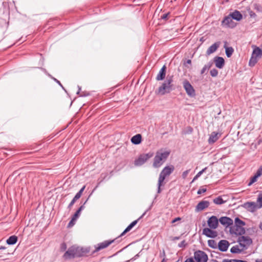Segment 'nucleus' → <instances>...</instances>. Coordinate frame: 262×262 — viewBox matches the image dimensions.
<instances>
[{"label":"nucleus","instance_id":"58","mask_svg":"<svg viewBox=\"0 0 262 262\" xmlns=\"http://www.w3.org/2000/svg\"><path fill=\"white\" fill-rule=\"evenodd\" d=\"M222 262H232V259H224Z\"/></svg>","mask_w":262,"mask_h":262},{"label":"nucleus","instance_id":"34","mask_svg":"<svg viewBox=\"0 0 262 262\" xmlns=\"http://www.w3.org/2000/svg\"><path fill=\"white\" fill-rule=\"evenodd\" d=\"M212 65V63L209 62L207 64H205L201 71V74H203L205 71L209 69Z\"/></svg>","mask_w":262,"mask_h":262},{"label":"nucleus","instance_id":"29","mask_svg":"<svg viewBox=\"0 0 262 262\" xmlns=\"http://www.w3.org/2000/svg\"><path fill=\"white\" fill-rule=\"evenodd\" d=\"M18 238L15 235H12L10 236L6 241L8 245H12L16 243Z\"/></svg>","mask_w":262,"mask_h":262},{"label":"nucleus","instance_id":"19","mask_svg":"<svg viewBox=\"0 0 262 262\" xmlns=\"http://www.w3.org/2000/svg\"><path fill=\"white\" fill-rule=\"evenodd\" d=\"M221 135V134L219 133H216L215 132H212L208 139V143L210 144L215 143L219 139Z\"/></svg>","mask_w":262,"mask_h":262},{"label":"nucleus","instance_id":"5","mask_svg":"<svg viewBox=\"0 0 262 262\" xmlns=\"http://www.w3.org/2000/svg\"><path fill=\"white\" fill-rule=\"evenodd\" d=\"M154 156L153 152H148L140 155L139 157L134 161V164L136 166H140L144 164L149 158Z\"/></svg>","mask_w":262,"mask_h":262},{"label":"nucleus","instance_id":"61","mask_svg":"<svg viewBox=\"0 0 262 262\" xmlns=\"http://www.w3.org/2000/svg\"><path fill=\"white\" fill-rule=\"evenodd\" d=\"M255 262H262V259H256Z\"/></svg>","mask_w":262,"mask_h":262},{"label":"nucleus","instance_id":"37","mask_svg":"<svg viewBox=\"0 0 262 262\" xmlns=\"http://www.w3.org/2000/svg\"><path fill=\"white\" fill-rule=\"evenodd\" d=\"M210 74L212 77H216L218 75V71L216 69H212L210 70Z\"/></svg>","mask_w":262,"mask_h":262},{"label":"nucleus","instance_id":"12","mask_svg":"<svg viewBox=\"0 0 262 262\" xmlns=\"http://www.w3.org/2000/svg\"><path fill=\"white\" fill-rule=\"evenodd\" d=\"M202 233L206 236L212 238H215L218 235L217 232L216 231L212 230L210 228H204L203 229Z\"/></svg>","mask_w":262,"mask_h":262},{"label":"nucleus","instance_id":"6","mask_svg":"<svg viewBox=\"0 0 262 262\" xmlns=\"http://www.w3.org/2000/svg\"><path fill=\"white\" fill-rule=\"evenodd\" d=\"M238 242L243 249H246L252 244V241L249 236H241L238 237Z\"/></svg>","mask_w":262,"mask_h":262},{"label":"nucleus","instance_id":"54","mask_svg":"<svg viewBox=\"0 0 262 262\" xmlns=\"http://www.w3.org/2000/svg\"><path fill=\"white\" fill-rule=\"evenodd\" d=\"M232 262H247V261H245V260H240V259H232Z\"/></svg>","mask_w":262,"mask_h":262},{"label":"nucleus","instance_id":"39","mask_svg":"<svg viewBox=\"0 0 262 262\" xmlns=\"http://www.w3.org/2000/svg\"><path fill=\"white\" fill-rule=\"evenodd\" d=\"M48 76L51 77L52 79H53L54 80V81H55L57 83H58L62 88L63 90H64L65 91H66V90L64 89V87L63 86V85H62V84L60 83V82L57 80V79H56L55 78L52 77L50 74H48Z\"/></svg>","mask_w":262,"mask_h":262},{"label":"nucleus","instance_id":"21","mask_svg":"<svg viewBox=\"0 0 262 262\" xmlns=\"http://www.w3.org/2000/svg\"><path fill=\"white\" fill-rule=\"evenodd\" d=\"M221 42L220 41H217L212 44L209 48L207 49L206 51V53L207 55H210L214 52H215L218 48L220 47Z\"/></svg>","mask_w":262,"mask_h":262},{"label":"nucleus","instance_id":"10","mask_svg":"<svg viewBox=\"0 0 262 262\" xmlns=\"http://www.w3.org/2000/svg\"><path fill=\"white\" fill-rule=\"evenodd\" d=\"M222 25L226 28H233L236 26V24L233 21L232 18L229 14L225 16L222 21Z\"/></svg>","mask_w":262,"mask_h":262},{"label":"nucleus","instance_id":"16","mask_svg":"<svg viewBox=\"0 0 262 262\" xmlns=\"http://www.w3.org/2000/svg\"><path fill=\"white\" fill-rule=\"evenodd\" d=\"M115 239L111 240V241H105L103 242L100 243L98 244L96 247V249L95 251L97 252L100 250L104 249L108 247L110 245L113 243Z\"/></svg>","mask_w":262,"mask_h":262},{"label":"nucleus","instance_id":"63","mask_svg":"<svg viewBox=\"0 0 262 262\" xmlns=\"http://www.w3.org/2000/svg\"><path fill=\"white\" fill-rule=\"evenodd\" d=\"M6 247L4 246H0V250H4L5 249Z\"/></svg>","mask_w":262,"mask_h":262},{"label":"nucleus","instance_id":"59","mask_svg":"<svg viewBox=\"0 0 262 262\" xmlns=\"http://www.w3.org/2000/svg\"><path fill=\"white\" fill-rule=\"evenodd\" d=\"M179 239H180V237L179 236H176V237H173V240H178Z\"/></svg>","mask_w":262,"mask_h":262},{"label":"nucleus","instance_id":"2","mask_svg":"<svg viewBox=\"0 0 262 262\" xmlns=\"http://www.w3.org/2000/svg\"><path fill=\"white\" fill-rule=\"evenodd\" d=\"M173 76L168 75L166 80L158 90V94L161 95H164L165 94L169 93L174 90L173 88Z\"/></svg>","mask_w":262,"mask_h":262},{"label":"nucleus","instance_id":"51","mask_svg":"<svg viewBox=\"0 0 262 262\" xmlns=\"http://www.w3.org/2000/svg\"><path fill=\"white\" fill-rule=\"evenodd\" d=\"M249 15L251 17H255L256 16V14L253 11H251L249 12Z\"/></svg>","mask_w":262,"mask_h":262},{"label":"nucleus","instance_id":"55","mask_svg":"<svg viewBox=\"0 0 262 262\" xmlns=\"http://www.w3.org/2000/svg\"><path fill=\"white\" fill-rule=\"evenodd\" d=\"M61 248L62 250H64L67 248V246L65 243H62L61 245Z\"/></svg>","mask_w":262,"mask_h":262},{"label":"nucleus","instance_id":"20","mask_svg":"<svg viewBox=\"0 0 262 262\" xmlns=\"http://www.w3.org/2000/svg\"><path fill=\"white\" fill-rule=\"evenodd\" d=\"M244 207L248 211L250 212H254L257 208V205L254 202H247L244 204Z\"/></svg>","mask_w":262,"mask_h":262},{"label":"nucleus","instance_id":"28","mask_svg":"<svg viewBox=\"0 0 262 262\" xmlns=\"http://www.w3.org/2000/svg\"><path fill=\"white\" fill-rule=\"evenodd\" d=\"M227 42L225 41L224 47L225 49V53L226 56H227V57H230L234 52V50L233 48L231 47H227Z\"/></svg>","mask_w":262,"mask_h":262},{"label":"nucleus","instance_id":"50","mask_svg":"<svg viewBox=\"0 0 262 262\" xmlns=\"http://www.w3.org/2000/svg\"><path fill=\"white\" fill-rule=\"evenodd\" d=\"M168 15L169 13L164 14L161 16V18L163 19H167Z\"/></svg>","mask_w":262,"mask_h":262},{"label":"nucleus","instance_id":"15","mask_svg":"<svg viewBox=\"0 0 262 262\" xmlns=\"http://www.w3.org/2000/svg\"><path fill=\"white\" fill-rule=\"evenodd\" d=\"M220 223L226 227H228L233 225V220L227 216L221 217L219 219Z\"/></svg>","mask_w":262,"mask_h":262},{"label":"nucleus","instance_id":"43","mask_svg":"<svg viewBox=\"0 0 262 262\" xmlns=\"http://www.w3.org/2000/svg\"><path fill=\"white\" fill-rule=\"evenodd\" d=\"M206 191V188H203V187H201L198 190V192H197V193L198 194H201L203 193H204Z\"/></svg>","mask_w":262,"mask_h":262},{"label":"nucleus","instance_id":"32","mask_svg":"<svg viewBox=\"0 0 262 262\" xmlns=\"http://www.w3.org/2000/svg\"><path fill=\"white\" fill-rule=\"evenodd\" d=\"M208 245L209 247L213 249H216L217 248L216 242L213 239H209L208 241Z\"/></svg>","mask_w":262,"mask_h":262},{"label":"nucleus","instance_id":"42","mask_svg":"<svg viewBox=\"0 0 262 262\" xmlns=\"http://www.w3.org/2000/svg\"><path fill=\"white\" fill-rule=\"evenodd\" d=\"M190 170V169L186 170L182 173V177L183 179H185L187 178Z\"/></svg>","mask_w":262,"mask_h":262},{"label":"nucleus","instance_id":"31","mask_svg":"<svg viewBox=\"0 0 262 262\" xmlns=\"http://www.w3.org/2000/svg\"><path fill=\"white\" fill-rule=\"evenodd\" d=\"M257 202L259 203L257 205V208H262V191H260L257 199Z\"/></svg>","mask_w":262,"mask_h":262},{"label":"nucleus","instance_id":"56","mask_svg":"<svg viewBox=\"0 0 262 262\" xmlns=\"http://www.w3.org/2000/svg\"><path fill=\"white\" fill-rule=\"evenodd\" d=\"M85 188V186H83L80 190L79 191H78L79 193H80L81 195L84 190Z\"/></svg>","mask_w":262,"mask_h":262},{"label":"nucleus","instance_id":"36","mask_svg":"<svg viewBox=\"0 0 262 262\" xmlns=\"http://www.w3.org/2000/svg\"><path fill=\"white\" fill-rule=\"evenodd\" d=\"M207 167H205L204 168V169H203L202 170H201L200 171H199L196 175L193 178L191 183L193 182L194 181H195V180H196L203 173V172H204L205 171V170L207 169Z\"/></svg>","mask_w":262,"mask_h":262},{"label":"nucleus","instance_id":"47","mask_svg":"<svg viewBox=\"0 0 262 262\" xmlns=\"http://www.w3.org/2000/svg\"><path fill=\"white\" fill-rule=\"evenodd\" d=\"M186 246V244H185V241H182L181 243H180L179 244H178V246L180 247V248H183V247H185Z\"/></svg>","mask_w":262,"mask_h":262},{"label":"nucleus","instance_id":"18","mask_svg":"<svg viewBox=\"0 0 262 262\" xmlns=\"http://www.w3.org/2000/svg\"><path fill=\"white\" fill-rule=\"evenodd\" d=\"M215 67L220 69H222L225 65V60L222 57L216 56L214 58Z\"/></svg>","mask_w":262,"mask_h":262},{"label":"nucleus","instance_id":"11","mask_svg":"<svg viewBox=\"0 0 262 262\" xmlns=\"http://www.w3.org/2000/svg\"><path fill=\"white\" fill-rule=\"evenodd\" d=\"M230 231L231 234H234L236 235H242L245 234V229L244 227L233 225L230 227Z\"/></svg>","mask_w":262,"mask_h":262},{"label":"nucleus","instance_id":"53","mask_svg":"<svg viewBox=\"0 0 262 262\" xmlns=\"http://www.w3.org/2000/svg\"><path fill=\"white\" fill-rule=\"evenodd\" d=\"M181 220V217H176V218H175L174 219H173V220L172 221L171 223H175V222H177V221H180Z\"/></svg>","mask_w":262,"mask_h":262},{"label":"nucleus","instance_id":"49","mask_svg":"<svg viewBox=\"0 0 262 262\" xmlns=\"http://www.w3.org/2000/svg\"><path fill=\"white\" fill-rule=\"evenodd\" d=\"M160 256L161 257H163V258H164L165 257V252L164 250H163L162 251L160 252Z\"/></svg>","mask_w":262,"mask_h":262},{"label":"nucleus","instance_id":"60","mask_svg":"<svg viewBox=\"0 0 262 262\" xmlns=\"http://www.w3.org/2000/svg\"><path fill=\"white\" fill-rule=\"evenodd\" d=\"M78 92H77V94H79V93H80V91L81 90V88L79 86H78Z\"/></svg>","mask_w":262,"mask_h":262},{"label":"nucleus","instance_id":"62","mask_svg":"<svg viewBox=\"0 0 262 262\" xmlns=\"http://www.w3.org/2000/svg\"><path fill=\"white\" fill-rule=\"evenodd\" d=\"M259 227L262 230V222L259 224Z\"/></svg>","mask_w":262,"mask_h":262},{"label":"nucleus","instance_id":"4","mask_svg":"<svg viewBox=\"0 0 262 262\" xmlns=\"http://www.w3.org/2000/svg\"><path fill=\"white\" fill-rule=\"evenodd\" d=\"M262 56V50L259 47H255L252 52L251 58L249 60V66H254L257 62L258 59Z\"/></svg>","mask_w":262,"mask_h":262},{"label":"nucleus","instance_id":"44","mask_svg":"<svg viewBox=\"0 0 262 262\" xmlns=\"http://www.w3.org/2000/svg\"><path fill=\"white\" fill-rule=\"evenodd\" d=\"M76 220H73V219L72 218L71 220L70 221V222L68 224V227H71L74 226V225L75 224Z\"/></svg>","mask_w":262,"mask_h":262},{"label":"nucleus","instance_id":"35","mask_svg":"<svg viewBox=\"0 0 262 262\" xmlns=\"http://www.w3.org/2000/svg\"><path fill=\"white\" fill-rule=\"evenodd\" d=\"M213 202L215 204L221 205L224 203L225 201L223 200L221 196H219L213 199Z\"/></svg>","mask_w":262,"mask_h":262},{"label":"nucleus","instance_id":"38","mask_svg":"<svg viewBox=\"0 0 262 262\" xmlns=\"http://www.w3.org/2000/svg\"><path fill=\"white\" fill-rule=\"evenodd\" d=\"M258 177L254 174V176L251 178L250 181L248 184V186L251 185L253 183L257 181V179Z\"/></svg>","mask_w":262,"mask_h":262},{"label":"nucleus","instance_id":"40","mask_svg":"<svg viewBox=\"0 0 262 262\" xmlns=\"http://www.w3.org/2000/svg\"><path fill=\"white\" fill-rule=\"evenodd\" d=\"M80 213L81 212H79V211L77 210L76 212L74 213V214L72 216V219H73V220H76L77 221V220L79 218V217L80 216Z\"/></svg>","mask_w":262,"mask_h":262},{"label":"nucleus","instance_id":"25","mask_svg":"<svg viewBox=\"0 0 262 262\" xmlns=\"http://www.w3.org/2000/svg\"><path fill=\"white\" fill-rule=\"evenodd\" d=\"M166 67L164 65L162 67V68L160 70L159 73L158 74V75L156 77L157 80H158V81L162 80L165 78V75H166Z\"/></svg>","mask_w":262,"mask_h":262},{"label":"nucleus","instance_id":"41","mask_svg":"<svg viewBox=\"0 0 262 262\" xmlns=\"http://www.w3.org/2000/svg\"><path fill=\"white\" fill-rule=\"evenodd\" d=\"M258 177H259L262 175V166H260L256 171L255 174Z\"/></svg>","mask_w":262,"mask_h":262},{"label":"nucleus","instance_id":"22","mask_svg":"<svg viewBox=\"0 0 262 262\" xmlns=\"http://www.w3.org/2000/svg\"><path fill=\"white\" fill-rule=\"evenodd\" d=\"M146 213V212H145L142 215L139 217L138 220H135L133 221L132 223H131L124 230V231L121 234L120 236L123 235L125 233H127V232L129 231L132 228H133L138 223V221L143 216H144Z\"/></svg>","mask_w":262,"mask_h":262},{"label":"nucleus","instance_id":"13","mask_svg":"<svg viewBox=\"0 0 262 262\" xmlns=\"http://www.w3.org/2000/svg\"><path fill=\"white\" fill-rule=\"evenodd\" d=\"M219 221L215 216H212L208 220V225L211 229H215L217 227Z\"/></svg>","mask_w":262,"mask_h":262},{"label":"nucleus","instance_id":"26","mask_svg":"<svg viewBox=\"0 0 262 262\" xmlns=\"http://www.w3.org/2000/svg\"><path fill=\"white\" fill-rule=\"evenodd\" d=\"M229 14L233 19L236 20V21H240L243 18V15L237 10H235Z\"/></svg>","mask_w":262,"mask_h":262},{"label":"nucleus","instance_id":"52","mask_svg":"<svg viewBox=\"0 0 262 262\" xmlns=\"http://www.w3.org/2000/svg\"><path fill=\"white\" fill-rule=\"evenodd\" d=\"M184 262H194V261L192 257H190L186 259Z\"/></svg>","mask_w":262,"mask_h":262},{"label":"nucleus","instance_id":"45","mask_svg":"<svg viewBox=\"0 0 262 262\" xmlns=\"http://www.w3.org/2000/svg\"><path fill=\"white\" fill-rule=\"evenodd\" d=\"M76 200H74V199H72V200L71 201V202L70 203V204H69L68 206V208L69 209H71V208H72V207L73 206V205L75 204V203L76 202Z\"/></svg>","mask_w":262,"mask_h":262},{"label":"nucleus","instance_id":"14","mask_svg":"<svg viewBox=\"0 0 262 262\" xmlns=\"http://www.w3.org/2000/svg\"><path fill=\"white\" fill-rule=\"evenodd\" d=\"M230 244L228 241L225 239L221 240L217 245L219 249L222 252H226Z\"/></svg>","mask_w":262,"mask_h":262},{"label":"nucleus","instance_id":"8","mask_svg":"<svg viewBox=\"0 0 262 262\" xmlns=\"http://www.w3.org/2000/svg\"><path fill=\"white\" fill-rule=\"evenodd\" d=\"M194 258L197 262H207L208 259L207 254L201 250H198L194 253Z\"/></svg>","mask_w":262,"mask_h":262},{"label":"nucleus","instance_id":"27","mask_svg":"<svg viewBox=\"0 0 262 262\" xmlns=\"http://www.w3.org/2000/svg\"><path fill=\"white\" fill-rule=\"evenodd\" d=\"M142 141V136L140 134H137L135 136H134L131 138V142L135 144L138 145L140 144L141 142Z\"/></svg>","mask_w":262,"mask_h":262},{"label":"nucleus","instance_id":"64","mask_svg":"<svg viewBox=\"0 0 262 262\" xmlns=\"http://www.w3.org/2000/svg\"><path fill=\"white\" fill-rule=\"evenodd\" d=\"M162 262H166V261H165L164 258H163V260H162Z\"/></svg>","mask_w":262,"mask_h":262},{"label":"nucleus","instance_id":"1","mask_svg":"<svg viewBox=\"0 0 262 262\" xmlns=\"http://www.w3.org/2000/svg\"><path fill=\"white\" fill-rule=\"evenodd\" d=\"M174 167L173 165L165 166L161 171L158 183V190L157 192L160 193L161 192V187L164 185V181L166 177L170 175L174 171Z\"/></svg>","mask_w":262,"mask_h":262},{"label":"nucleus","instance_id":"7","mask_svg":"<svg viewBox=\"0 0 262 262\" xmlns=\"http://www.w3.org/2000/svg\"><path fill=\"white\" fill-rule=\"evenodd\" d=\"M79 250V248L72 247L66 251L63 255V257L64 258L67 259L76 256H80V254L78 253Z\"/></svg>","mask_w":262,"mask_h":262},{"label":"nucleus","instance_id":"33","mask_svg":"<svg viewBox=\"0 0 262 262\" xmlns=\"http://www.w3.org/2000/svg\"><path fill=\"white\" fill-rule=\"evenodd\" d=\"M245 224V223L244 221H242L241 219H239L238 217L235 218L234 224L235 226H238L244 227Z\"/></svg>","mask_w":262,"mask_h":262},{"label":"nucleus","instance_id":"9","mask_svg":"<svg viewBox=\"0 0 262 262\" xmlns=\"http://www.w3.org/2000/svg\"><path fill=\"white\" fill-rule=\"evenodd\" d=\"M184 89H185L187 94L190 97H194L195 95V90L190 83L187 80L183 81V83Z\"/></svg>","mask_w":262,"mask_h":262},{"label":"nucleus","instance_id":"24","mask_svg":"<svg viewBox=\"0 0 262 262\" xmlns=\"http://www.w3.org/2000/svg\"><path fill=\"white\" fill-rule=\"evenodd\" d=\"M146 213V212H145L142 215L139 217L138 220H135L133 221L132 223H131L124 230V231L121 234L120 236L123 235L125 233H127V232L129 231L132 228H133L138 223V221L143 216H144Z\"/></svg>","mask_w":262,"mask_h":262},{"label":"nucleus","instance_id":"57","mask_svg":"<svg viewBox=\"0 0 262 262\" xmlns=\"http://www.w3.org/2000/svg\"><path fill=\"white\" fill-rule=\"evenodd\" d=\"M187 63V64H191V60L190 59H188L186 63H185V64Z\"/></svg>","mask_w":262,"mask_h":262},{"label":"nucleus","instance_id":"17","mask_svg":"<svg viewBox=\"0 0 262 262\" xmlns=\"http://www.w3.org/2000/svg\"><path fill=\"white\" fill-rule=\"evenodd\" d=\"M209 202L207 201H202L200 202L195 207L196 211H202L204 209L208 208L209 206Z\"/></svg>","mask_w":262,"mask_h":262},{"label":"nucleus","instance_id":"3","mask_svg":"<svg viewBox=\"0 0 262 262\" xmlns=\"http://www.w3.org/2000/svg\"><path fill=\"white\" fill-rule=\"evenodd\" d=\"M170 152L168 151L159 150L156 152L154 159L153 166L155 168L160 167L167 159Z\"/></svg>","mask_w":262,"mask_h":262},{"label":"nucleus","instance_id":"23","mask_svg":"<svg viewBox=\"0 0 262 262\" xmlns=\"http://www.w3.org/2000/svg\"><path fill=\"white\" fill-rule=\"evenodd\" d=\"M146 213V212H145L142 215L139 217L138 220H135L133 221L132 223H131L124 230V231L121 234L120 236L123 235L125 233H127V232L129 231L132 228H133L138 223V221L143 216H144Z\"/></svg>","mask_w":262,"mask_h":262},{"label":"nucleus","instance_id":"46","mask_svg":"<svg viewBox=\"0 0 262 262\" xmlns=\"http://www.w3.org/2000/svg\"><path fill=\"white\" fill-rule=\"evenodd\" d=\"M88 200V199L85 201V202L83 203V204L82 205H81L79 208V209L77 210L78 211H79V212H81V211L83 210L85 208V203H86L87 201Z\"/></svg>","mask_w":262,"mask_h":262},{"label":"nucleus","instance_id":"30","mask_svg":"<svg viewBox=\"0 0 262 262\" xmlns=\"http://www.w3.org/2000/svg\"><path fill=\"white\" fill-rule=\"evenodd\" d=\"M243 250V249H239L238 248V246L237 245H236V246H233L231 248L230 252L232 253H240L242 252Z\"/></svg>","mask_w":262,"mask_h":262},{"label":"nucleus","instance_id":"48","mask_svg":"<svg viewBox=\"0 0 262 262\" xmlns=\"http://www.w3.org/2000/svg\"><path fill=\"white\" fill-rule=\"evenodd\" d=\"M81 196V194L79 193L78 192L76 194V195H75V196L74 197V199L76 201H77V200H78Z\"/></svg>","mask_w":262,"mask_h":262}]
</instances>
